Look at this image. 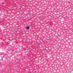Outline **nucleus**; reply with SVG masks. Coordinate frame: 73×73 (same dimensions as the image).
Masks as SVG:
<instances>
[{
    "label": "nucleus",
    "instance_id": "obj_1",
    "mask_svg": "<svg viewBox=\"0 0 73 73\" xmlns=\"http://www.w3.org/2000/svg\"><path fill=\"white\" fill-rule=\"evenodd\" d=\"M26 28L27 29H29V26H28Z\"/></svg>",
    "mask_w": 73,
    "mask_h": 73
}]
</instances>
